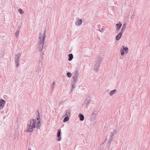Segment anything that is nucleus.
<instances>
[{
	"mask_svg": "<svg viewBox=\"0 0 150 150\" xmlns=\"http://www.w3.org/2000/svg\"><path fill=\"white\" fill-rule=\"evenodd\" d=\"M18 11L21 14H23L24 13L23 11L21 8L19 9Z\"/></svg>",
	"mask_w": 150,
	"mask_h": 150,
	"instance_id": "26",
	"label": "nucleus"
},
{
	"mask_svg": "<svg viewBox=\"0 0 150 150\" xmlns=\"http://www.w3.org/2000/svg\"><path fill=\"white\" fill-rule=\"evenodd\" d=\"M46 31H45L44 34H40L39 38L38 41V45H44L45 41V38L46 37Z\"/></svg>",
	"mask_w": 150,
	"mask_h": 150,
	"instance_id": "2",
	"label": "nucleus"
},
{
	"mask_svg": "<svg viewBox=\"0 0 150 150\" xmlns=\"http://www.w3.org/2000/svg\"><path fill=\"white\" fill-rule=\"evenodd\" d=\"M43 45H38L37 47V51L40 52V56L43 57L44 55V52L42 51L43 48Z\"/></svg>",
	"mask_w": 150,
	"mask_h": 150,
	"instance_id": "5",
	"label": "nucleus"
},
{
	"mask_svg": "<svg viewBox=\"0 0 150 150\" xmlns=\"http://www.w3.org/2000/svg\"><path fill=\"white\" fill-rule=\"evenodd\" d=\"M41 119L39 116V114H38V117L36 119H31L29 121L28 124L27 129L26 132H31L33 131V129L36 128L37 129H39L41 126Z\"/></svg>",
	"mask_w": 150,
	"mask_h": 150,
	"instance_id": "1",
	"label": "nucleus"
},
{
	"mask_svg": "<svg viewBox=\"0 0 150 150\" xmlns=\"http://www.w3.org/2000/svg\"><path fill=\"white\" fill-rule=\"evenodd\" d=\"M96 109H94L92 113V116H95L96 115Z\"/></svg>",
	"mask_w": 150,
	"mask_h": 150,
	"instance_id": "22",
	"label": "nucleus"
},
{
	"mask_svg": "<svg viewBox=\"0 0 150 150\" xmlns=\"http://www.w3.org/2000/svg\"><path fill=\"white\" fill-rule=\"evenodd\" d=\"M90 100H88L87 101V103H86V105L87 106L89 105V104L90 103Z\"/></svg>",
	"mask_w": 150,
	"mask_h": 150,
	"instance_id": "29",
	"label": "nucleus"
},
{
	"mask_svg": "<svg viewBox=\"0 0 150 150\" xmlns=\"http://www.w3.org/2000/svg\"><path fill=\"white\" fill-rule=\"evenodd\" d=\"M122 33H122L120 32L117 35L116 37V40H118L120 39L122 37Z\"/></svg>",
	"mask_w": 150,
	"mask_h": 150,
	"instance_id": "11",
	"label": "nucleus"
},
{
	"mask_svg": "<svg viewBox=\"0 0 150 150\" xmlns=\"http://www.w3.org/2000/svg\"><path fill=\"white\" fill-rule=\"evenodd\" d=\"M69 117L68 116H66L65 117L63 120L64 122H65L68 121L69 119Z\"/></svg>",
	"mask_w": 150,
	"mask_h": 150,
	"instance_id": "23",
	"label": "nucleus"
},
{
	"mask_svg": "<svg viewBox=\"0 0 150 150\" xmlns=\"http://www.w3.org/2000/svg\"><path fill=\"white\" fill-rule=\"evenodd\" d=\"M79 74V71L78 70H76L74 73V75L73 77V79L74 80V81L76 82L77 80L78 75Z\"/></svg>",
	"mask_w": 150,
	"mask_h": 150,
	"instance_id": "7",
	"label": "nucleus"
},
{
	"mask_svg": "<svg viewBox=\"0 0 150 150\" xmlns=\"http://www.w3.org/2000/svg\"><path fill=\"white\" fill-rule=\"evenodd\" d=\"M99 64L97 63L95 65V67L94 68V70L96 71H97L99 67Z\"/></svg>",
	"mask_w": 150,
	"mask_h": 150,
	"instance_id": "20",
	"label": "nucleus"
},
{
	"mask_svg": "<svg viewBox=\"0 0 150 150\" xmlns=\"http://www.w3.org/2000/svg\"><path fill=\"white\" fill-rule=\"evenodd\" d=\"M116 91L117 90L115 89L111 91L110 93V95L111 96H113L116 93Z\"/></svg>",
	"mask_w": 150,
	"mask_h": 150,
	"instance_id": "18",
	"label": "nucleus"
},
{
	"mask_svg": "<svg viewBox=\"0 0 150 150\" xmlns=\"http://www.w3.org/2000/svg\"><path fill=\"white\" fill-rule=\"evenodd\" d=\"M29 150H32L31 149H30Z\"/></svg>",
	"mask_w": 150,
	"mask_h": 150,
	"instance_id": "33",
	"label": "nucleus"
},
{
	"mask_svg": "<svg viewBox=\"0 0 150 150\" xmlns=\"http://www.w3.org/2000/svg\"><path fill=\"white\" fill-rule=\"evenodd\" d=\"M82 23V21L81 19H79V18H77L76 19V21L75 24L77 26L80 25Z\"/></svg>",
	"mask_w": 150,
	"mask_h": 150,
	"instance_id": "9",
	"label": "nucleus"
},
{
	"mask_svg": "<svg viewBox=\"0 0 150 150\" xmlns=\"http://www.w3.org/2000/svg\"><path fill=\"white\" fill-rule=\"evenodd\" d=\"M20 33V30H18L16 33L15 35H16V37L17 38H18V36L19 34Z\"/></svg>",
	"mask_w": 150,
	"mask_h": 150,
	"instance_id": "24",
	"label": "nucleus"
},
{
	"mask_svg": "<svg viewBox=\"0 0 150 150\" xmlns=\"http://www.w3.org/2000/svg\"><path fill=\"white\" fill-rule=\"evenodd\" d=\"M55 82L54 81L53 83H52V89H53V88L54 87V86L55 85Z\"/></svg>",
	"mask_w": 150,
	"mask_h": 150,
	"instance_id": "28",
	"label": "nucleus"
},
{
	"mask_svg": "<svg viewBox=\"0 0 150 150\" xmlns=\"http://www.w3.org/2000/svg\"><path fill=\"white\" fill-rule=\"evenodd\" d=\"M131 19L132 20L134 19V16L133 15H132V16L131 17Z\"/></svg>",
	"mask_w": 150,
	"mask_h": 150,
	"instance_id": "31",
	"label": "nucleus"
},
{
	"mask_svg": "<svg viewBox=\"0 0 150 150\" xmlns=\"http://www.w3.org/2000/svg\"><path fill=\"white\" fill-rule=\"evenodd\" d=\"M61 129H59L58 131V132L57 133V137H58V141H60L62 139V137H61Z\"/></svg>",
	"mask_w": 150,
	"mask_h": 150,
	"instance_id": "10",
	"label": "nucleus"
},
{
	"mask_svg": "<svg viewBox=\"0 0 150 150\" xmlns=\"http://www.w3.org/2000/svg\"><path fill=\"white\" fill-rule=\"evenodd\" d=\"M103 60V58L100 56H98L96 59V61L98 62H101Z\"/></svg>",
	"mask_w": 150,
	"mask_h": 150,
	"instance_id": "14",
	"label": "nucleus"
},
{
	"mask_svg": "<svg viewBox=\"0 0 150 150\" xmlns=\"http://www.w3.org/2000/svg\"><path fill=\"white\" fill-rule=\"evenodd\" d=\"M126 28V24L125 23L123 24V26H122L121 32L122 33H123L124 31L125 30V29Z\"/></svg>",
	"mask_w": 150,
	"mask_h": 150,
	"instance_id": "15",
	"label": "nucleus"
},
{
	"mask_svg": "<svg viewBox=\"0 0 150 150\" xmlns=\"http://www.w3.org/2000/svg\"><path fill=\"white\" fill-rule=\"evenodd\" d=\"M80 120L81 121H83L84 119V117L83 115L81 114H80L79 115Z\"/></svg>",
	"mask_w": 150,
	"mask_h": 150,
	"instance_id": "19",
	"label": "nucleus"
},
{
	"mask_svg": "<svg viewBox=\"0 0 150 150\" xmlns=\"http://www.w3.org/2000/svg\"><path fill=\"white\" fill-rule=\"evenodd\" d=\"M71 74L70 72H68L67 74V76L69 78L71 76Z\"/></svg>",
	"mask_w": 150,
	"mask_h": 150,
	"instance_id": "27",
	"label": "nucleus"
},
{
	"mask_svg": "<svg viewBox=\"0 0 150 150\" xmlns=\"http://www.w3.org/2000/svg\"><path fill=\"white\" fill-rule=\"evenodd\" d=\"M99 31H100V32H102L103 31V29H102L101 30H99Z\"/></svg>",
	"mask_w": 150,
	"mask_h": 150,
	"instance_id": "32",
	"label": "nucleus"
},
{
	"mask_svg": "<svg viewBox=\"0 0 150 150\" xmlns=\"http://www.w3.org/2000/svg\"><path fill=\"white\" fill-rule=\"evenodd\" d=\"M122 48H124V51H125V53L127 54L129 52L128 48L127 47H125L124 46H122Z\"/></svg>",
	"mask_w": 150,
	"mask_h": 150,
	"instance_id": "16",
	"label": "nucleus"
},
{
	"mask_svg": "<svg viewBox=\"0 0 150 150\" xmlns=\"http://www.w3.org/2000/svg\"><path fill=\"white\" fill-rule=\"evenodd\" d=\"M6 103L5 100L1 99L0 100V110H2Z\"/></svg>",
	"mask_w": 150,
	"mask_h": 150,
	"instance_id": "8",
	"label": "nucleus"
},
{
	"mask_svg": "<svg viewBox=\"0 0 150 150\" xmlns=\"http://www.w3.org/2000/svg\"><path fill=\"white\" fill-rule=\"evenodd\" d=\"M21 54V53H19L15 55V62H19Z\"/></svg>",
	"mask_w": 150,
	"mask_h": 150,
	"instance_id": "6",
	"label": "nucleus"
},
{
	"mask_svg": "<svg viewBox=\"0 0 150 150\" xmlns=\"http://www.w3.org/2000/svg\"><path fill=\"white\" fill-rule=\"evenodd\" d=\"M70 110L69 109H68L66 110L65 112V115L64 116H70Z\"/></svg>",
	"mask_w": 150,
	"mask_h": 150,
	"instance_id": "12",
	"label": "nucleus"
},
{
	"mask_svg": "<svg viewBox=\"0 0 150 150\" xmlns=\"http://www.w3.org/2000/svg\"><path fill=\"white\" fill-rule=\"evenodd\" d=\"M116 25L117 26L116 29L117 31H118L119 30L120 28L122 25V24L120 22H119V23H117L116 24Z\"/></svg>",
	"mask_w": 150,
	"mask_h": 150,
	"instance_id": "13",
	"label": "nucleus"
},
{
	"mask_svg": "<svg viewBox=\"0 0 150 150\" xmlns=\"http://www.w3.org/2000/svg\"><path fill=\"white\" fill-rule=\"evenodd\" d=\"M15 62L16 65V66L17 67L19 65V62Z\"/></svg>",
	"mask_w": 150,
	"mask_h": 150,
	"instance_id": "30",
	"label": "nucleus"
},
{
	"mask_svg": "<svg viewBox=\"0 0 150 150\" xmlns=\"http://www.w3.org/2000/svg\"><path fill=\"white\" fill-rule=\"evenodd\" d=\"M117 131L115 129H114L113 132H112L110 135H108L106 137V140H108V144L109 145H110L111 142L113 139V136H115L116 134Z\"/></svg>",
	"mask_w": 150,
	"mask_h": 150,
	"instance_id": "3",
	"label": "nucleus"
},
{
	"mask_svg": "<svg viewBox=\"0 0 150 150\" xmlns=\"http://www.w3.org/2000/svg\"><path fill=\"white\" fill-rule=\"evenodd\" d=\"M76 82H73V83L72 84V89H73L75 87V83H76Z\"/></svg>",
	"mask_w": 150,
	"mask_h": 150,
	"instance_id": "25",
	"label": "nucleus"
},
{
	"mask_svg": "<svg viewBox=\"0 0 150 150\" xmlns=\"http://www.w3.org/2000/svg\"><path fill=\"white\" fill-rule=\"evenodd\" d=\"M68 56H69V58H68L69 61H71L73 57V56L72 54H69Z\"/></svg>",
	"mask_w": 150,
	"mask_h": 150,
	"instance_id": "17",
	"label": "nucleus"
},
{
	"mask_svg": "<svg viewBox=\"0 0 150 150\" xmlns=\"http://www.w3.org/2000/svg\"><path fill=\"white\" fill-rule=\"evenodd\" d=\"M120 53L121 55L122 56H123L125 54V51L124 50V48H122L120 49Z\"/></svg>",
	"mask_w": 150,
	"mask_h": 150,
	"instance_id": "21",
	"label": "nucleus"
},
{
	"mask_svg": "<svg viewBox=\"0 0 150 150\" xmlns=\"http://www.w3.org/2000/svg\"><path fill=\"white\" fill-rule=\"evenodd\" d=\"M43 57L42 56H40L39 59V61L38 64V72L40 73L41 71V69L43 67Z\"/></svg>",
	"mask_w": 150,
	"mask_h": 150,
	"instance_id": "4",
	"label": "nucleus"
}]
</instances>
